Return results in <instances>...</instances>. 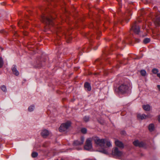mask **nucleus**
Instances as JSON below:
<instances>
[{
    "instance_id": "1",
    "label": "nucleus",
    "mask_w": 160,
    "mask_h": 160,
    "mask_svg": "<svg viewBox=\"0 0 160 160\" xmlns=\"http://www.w3.org/2000/svg\"><path fill=\"white\" fill-rule=\"evenodd\" d=\"M92 139L93 140L96 144L102 148L101 150L98 151L99 152L106 154L108 153V152L105 146V145H106L108 147L112 146V144L110 141L107 139H100L98 137H93L92 139L88 138L87 139L85 145L84 147V148L85 149L89 150L92 148Z\"/></svg>"
},
{
    "instance_id": "2",
    "label": "nucleus",
    "mask_w": 160,
    "mask_h": 160,
    "mask_svg": "<svg viewBox=\"0 0 160 160\" xmlns=\"http://www.w3.org/2000/svg\"><path fill=\"white\" fill-rule=\"evenodd\" d=\"M71 122L68 121L65 123L62 124L59 128V130L62 132L66 131L70 126Z\"/></svg>"
},
{
    "instance_id": "3",
    "label": "nucleus",
    "mask_w": 160,
    "mask_h": 160,
    "mask_svg": "<svg viewBox=\"0 0 160 160\" xmlns=\"http://www.w3.org/2000/svg\"><path fill=\"white\" fill-rule=\"evenodd\" d=\"M112 154L114 156L120 157L123 156V153L119 150L117 147L113 148L112 151Z\"/></svg>"
},
{
    "instance_id": "4",
    "label": "nucleus",
    "mask_w": 160,
    "mask_h": 160,
    "mask_svg": "<svg viewBox=\"0 0 160 160\" xmlns=\"http://www.w3.org/2000/svg\"><path fill=\"white\" fill-rule=\"evenodd\" d=\"M128 88V85L124 83L118 87V89L120 92L124 93L127 92Z\"/></svg>"
},
{
    "instance_id": "5",
    "label": "nucleus",
    "mask_w": 160,
    "mask_h": 160,
    "mask_svg": "<svg viewBox=\"0 0 160 160\" xmlns=\"http://www.w3.org/2000/svg\"><path fill=\"white\" fill-rule=\"evenodd\" d=\"M84 138L83 137H81L80 140H76L73 143L74 146L81 145L83 144Z\"/></svg>"
},
{
    "instance_id": "6",
    "label": "nucleus",
    "mask_w": 160,
    "mask_h": 160,
    "mask_svg": "<svg viewBox=\"0 0 160 160\" xmlns=\"http://www.w3.org/2000/svg\"><path fill=\"white\" fill-rule=\"evenodd\" d=\"M156 19L154 21L155 24L156 26H159L160 24V14L158 12L156 16Z\"/></svg>"
},
{
    "instance_id": "7",
    "label": "nucleus",
    "mask_w": 160,
    "mask_h": 160,
    "mask_svg": "<svg viewBox=\"0 0 160 160\" xmlns=\"http://www.w3.org/2000/svg\"><path fill=\"white\" fill-rule=\"evenodd\" d=\"M136 22L134 23L131 29L133 30L135 33L138 34L139 32V28L136 25Z\"/></svg>"
},
{
    "instance_id": "8",
    "label": "nucleus",
    "mask_w": 160,
    "mask_h": 160,
    "mask_svg": "<svg viewBox=\"0 0 160 160\" xmlns=\"http://www.w3.org/2000/svg\"><path fill=\"white\" fill-rule=\"evenodd\" d=\"M133 144L136 146L140 147H142L144 145V143L142 142H139L138 140H136L133 142Z\"/></svg>"
},
{
    "instance_id": "9",
    "label": "nucleus",
    "mask_w": 160,
    "mask_h": 160,
    "mask_svg": "<svg viewBox=\"0 0 160 160\" xmlns=\"http://www.w3.org/2000/svg\"><path fill=\"white\" fill-rule=\"evenodd\" d=\"M42 18L43 22L46 23L47 24H51L52 20L50 18L44 17H42Z\"/></svg>"
},
{
    "instance_id": "10",
    "label": "nucleus",
    "mask_w": 160,
    "mask_h": 160,
    "mask_svg": "<svg viewBox=\"0 0 160 160\" xmlns=\"http://www.w3.org/2000/svg\"><path fill=\"white\" fill-rule=\"evenodd\" d=\"M115 143V145L117 147L122 148H124V145L121 142L118 140H116Z\"/></svg>"
},
{
    "instance_id": "11",
    "label": "nucleus",
    "mask_w": 160,
    "mask_h": 160,
    "mask_svg": "<svg viewBox=\"0 0 160 160\" xmlns=\"http://www.w3.org/2000/svg\"><path fill=\"white\" fill-rule=\"evenodd\" d=\"M143 109L146 111H150L152 109L151 106L149 104L143 105L142 106Z\"/></svg>"
},
{
    "instance_id": "12",
    "label": "nucleus",
    "mask_w": 160,
    "mask_h": 160,
    "mask_svg": "<svg viewBox=\"0 0 160 160\" xmlns=\"http://www.w3.org/2000/svg\"><path fill=\"white\" fill-rule=\"evenodd\" d=\"M49 134V132L47 130H44L41 132V134L43 138H46Z\"/></svg>"
},
{
    "instance_id": "13",
    "label": "nucleus",
    "mask_w": 160,
    "mask_h": 160,
    "mask_svg": "<svg viewBox=\"0 0 160 160\" xmlns=\"http://www.w3.org/2000/svg\"><path fill=\"white\" fill-rule=\"evenodd\" d=\"M12 70L13 73L16 75L18 76L19 74V72L17 70L16 66L13 65V66L12 68Z\"/></svg>"
},
{
    "instance_id": "14",
    "label": "nucleus",
    "mask_w": 160,
    "mask_h": 160,
    "mask_svg": "<svg viewBox=\"0 0 160 160\" xmlns=\"http://www.w3.org/2000/svg\"><path fill=\"white\" fill-rule=\"evenodd\" d=\"M84 87L88 91H90L91 90V88L89 83L86 82L84 84Z\"/></svg>"
},
{
    "instance_id": "15",
    "label": "nucleus",
    "mask_w": 160,
    "mask_h": 160,
    "mask_svg": "<svg viewBox=\"0 0 160 160\" xmlns=\"http://www.w3.org/2000/svg\"><path fill=\"white\" fill-rule=\"evenodd\" d=\"M145 116V114H139L137 115L138 118L139 119L143 120L145 119L144 117Z\"/></svg>"
},
{
    "instance_id": "16",
    "label": "nucleus",
    "mask_w": 160,
    "mask_h": 160,
    "mask_svg": "<svg viewBox=\"0 0 160 160\" xmlns=\"http://www.w3.org/2000/svg\"><path fill=\"white\" fill-rule=\"evenodd\" d=\"M148 129L150 132L153 131L154 129V126L153 124L151 123L148 126Z\"/></svg>"
},
{
    "instance_id": "17",
    "label": "nucleus",
    "mask_w": 160,
    "mask_h": 160,
    "mask_svg": "<svg viewBox=\"0 0 160 160\" xmlns=\"http://www.w3.org/2000/svg\"><path fill=\"white\" fill-rule=\"evenodd\" d=\"M142 76H144L146 74V72L145 70H142L140 72Z\"/></svg>"
},
{
    "instance_id": "18",
    "label": "nucleus",
    "mask_w": 160,
    "mask_h": 160,
    "mask_svg": "<svg viewBox=\"0 0 160 160\" xmlns=\"http://www.w3.org/2000/svg\"><path fill=\"white\" fill-rule=\"evenodd\" d=\"M1 89L4 92H6L7 91L6 87L4 85H2L1 87Z\"/></svg>"
},
{
    "instance_id": "19",
    "label": "nucleus",
    "mask_w": 160,
    "mask_h": 160,
    "mask_svg": "<svg viewBox=\"0 0 160 160\" xmlns=\"http://www.w3.org/2000/svg\"><path fill=\"white\" fill-rule=\"evenodd\" d=\"M150 41V39L149 38H146L144 39L143 41V42L145 44H146Z\"/></svg>"
},
{
    "instance_id": "20",
    "label": "nucleus",
    "mask_w": 160,
    "mask_h": 160,
    "mask_svg": "<svg viewBox=\"0 0 160 160\" xmlns=\"http://www.w3.org/2000/svg\"><path fill=\"white\" fill-rule=\"evenodd\" d=\"M34 106H30L28 108V110L29 112L33 111L34 109Z\"/></svg>"
},
{
    "instance_id": "21",
    "label": "nucleus",
    "mask_w": 160,
    "mask_h": 160,
    "mask_svg": "<svg viewBox=\"0 0 160 160\" xmlns=\"http://www.w3.org/2000/svg\"><path fill=\"white\" fill-rule=\"evenodd\" d=\"M152 117V116L149 113L147 115H145V116L144 117L145 119H147L148 118H150Z\"/></svg>"
},
{
    "instance_id": "22",
    "label": "nucleus",
    "mask_w": 160,
    "mask_h": 160,
    "mask_svg": "<svg viewBox=\"0 0 160 160\" xmlns=\"http://www.w3.org/2000/svg\"><path fill=\"white\" fill-rule=\"evenodd\" d=\"M3 65V62L2 58L0 57V68H2Z\"/></svg>"
},
{
    "instance_id": "23",
    "label": "nucleus",
    "mask_w": 160,
    "mask_h": 160,
    "mask_svg": "<svg viewBox=\"0 0 160 160\" xmlns=\"http://www.w3.org/2000/svg\"><path fill=\"white\" fill-rule=\"evenodd\" d=\"M38 153L35 152H32V156L33 158H35L37 156Z\"/></svg>"
},
{
    "instance_id": "24",
    "label": "nucleus",
    "mask_w": 160,
    "mask_h": 160,
    "mask_svg": "<svg viewBox=\"0 0 160 160\" xmlns=\"http://www.w3.org/2000/svg\"><path fill=\"white\" fill-rule=\"evenodd\" d=\"M81 132L82 133L85 134L87 132V129L84 128H82L81 130Z\"/></svg>"
},
{
    "instance_id": "25",
    "label": "nucleus",
    "mask_w": 160,
    "mask_h": 160,
    "mask_svg": "<svg viewBox=\"0 0 160 160\" xmlns=\"http://www.w3.org/2000/svg\"><path fill=\"white\" fill-rule=\"evenodd\" d=\"M158 69L154 68L152 70V72L153 73L156 74L158 72Z\"/></svg>"
},
{
    "instance_id": "26",
    "label": "nucleus",
    "mask_w": 160,
    "mask_h": 160,
    "mask_svg": "<svg viewBox=\"0 0 160 160\" xmlns=\"http://www.w3.org/2000/svg\"><path fill=\"white\" fill-rule=\"evenodd\" d=\"M84 120L85 122H88L89 120V117L88 116H85L84 118Z\"/></svg>"
},
{
    "instance_id": "27",
    "label": "nucleus",
    "mask_w": 160,
    "mask_h": 160,
    "mask_svg": "<svg viewBox=\"0 0 160 160\" xmlns=\"http://www.w3.org/2000/svg\"><path fill=\"white\" fill-rule=\"evenodd\" d=\"M158 119L159 122L160 123V115L158 116Z\"/></svg>"
},
{
    "instance_id": "28",
    "label": "nucleus",
    "mask_w": 160,
    "mask_h": 160,
    "mask_svg": "<svg viewBox=\"0 0 160 160\" xmlns=\"http://www.w3.org/2000/svg\"><path fill=\"white\" fill-rule=\"evenodd\" d=\"M157 87L158 90L160 91V85H158Z\"/></svg>"
},
{
    "instance_id": "29",
    "label": "nucleus",
    "mask_w": 160,
    "mask_h": 160,
    "mask_svg": "<svg viewBox=\"0 0 160 160\" xmlns=\"http://www.w3.org/2000/svg\"><path fill=\"white\" fill-rule=\"evenodd\" d=\"M157 76L160 78V73H158L157 74Z\"/></svg>"
},
{
    "instance_id": "30",
    "label": "nucleus",
    "mask_w": 160,
    "mask_h": 160,
    "mask_svg": "<svg viewBox=\"0 0 160 160\" xmlns=\"http://www.w3.org/2000/svg\"><path fill=\"white\" fill-rule=\"evenodd\" d=\"M78 150H79V149H80V148H78Z\"/></svg>"
},
{
    "instance_id": "31",
    "label": "nucleus",
    "mask_w": 160,
    "mask_h": 160,
    "mask_svg": "<svg viewBox=\"0 0 160 160\" xmlns=\"http://www.w3.org/2000/svg\"><path fill=\"white\" fill-rule=\"evenodd\" d=\"M92 160H95L93 159H92Z\"/></svg>"
}]
</instances>
